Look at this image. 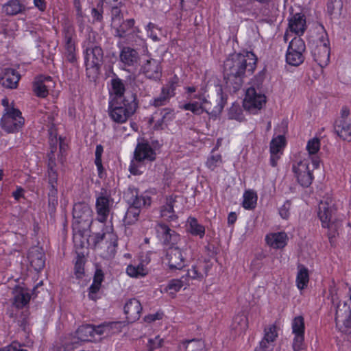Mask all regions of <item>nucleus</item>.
I'll return each mask as SVG.
<instances>
[{"label":"nucleus","instance_id":"30","mask_svg":"<svg viewBox=\"0 0 351 351\" xmlns=\"http://www.w3.org/2000/svg\"><path fill=\"white\" fill-rule=\"evenodd\" d=\"M20 80L19 74L12 69H6L0 78V84L8 88H15Z\"/></svg>","mask_w":351,"mask_h":351},{"label":"nucleus","instance_id":"34","mask_svg":"<svg viewBox=\"0 0 351 351\" xmlns=\"http://www.w3.org/2000/svg\"><path fill=\"white\" fill-rule=\"evenodd\" d=\"M120 60L126 66H133L138 60L137 51L128 47H123L120 53Z\"/></svg>","mask_w":351,"mask_h":351},{"label":"nucleus","instance_id":"8","mask_svg":"<svg viewBox=\"0 0 351 351\" xmlns=\"http://www.w3.org/2000/svg\"><path fill=\"white\" fill-rule=\"evenodd\" d=\"M312 55L317 64L323 68L327 66L330 61L329 40L325 32L316 41L315 46L312 47Z\"/></svg>","mask_w":351,"mask_h":351},{"label":"nucleus","instance_id":"62","mask_svg":"<svg viewBox=\"0 0 351 351\" xmlns=\"http://www.w3.org/2000/svg\"><path fill=\"white\" fill-rule=\"evenodd\" d=\"M291 202L290 201H286L284 204L280 208L279 213L280 215L283 219H288L290 215V209H291Z\"/></svg>","mask_w":351,"mask_h":351},{"label":"nucleus","instance_id":"37","mask_svg":"<svg viewBox=\"0 0 351 351\" xmlns=\"http://www.w3.org/2000/svg\"><path fill=\"white\" fill-rule=\"evenodd\" d=\"M248 328V319L247 317L242 313L236 315L232 324V329L235 331L237 334H241L244 332Z\"/></svg>","mask_w":351,"mask_h":351},{"label":"nucleus","instance_id":"15","mask_svg":"<svg viewBox=\"0 0 351 351\" xmlns=\"http://www.w3.org/2000/svg\"><path fill=\"white\" fill-rule=\"evenodd\" d=\"M104 52L98 46L86 49L85 62L87 71H91L93 74H97L103 62Z\"/></svg>","mask_w":351,"mask_h":351},{"label":"nucleus","instance_id":"60","mask_svg":"<svg viewBox=\"0 0 351 351\" xmlns=\"http://www.w3.org/2000/svg\"><path fill=\"white\" fill-rule=\"evenodd\" d=\"M187 276L193 280H202L203 278V274L197 266H193L188 270Z\"/></svg>","mask_w":351,"mask_h":351},{"label":"nucleus","instance_id":"33","mask_svg":"<svg viewBox=\"0 0 351 351\" xmlns=\"http://www.w3.org/2000/svg\"><path fill=\"white\" fill-rule=\"evenodd\" d=\"M119 322H105L99 325H95V335L108 337L119 331Z\"/></svg>","mask_w":351,"mask_h":351},{"label":"nucleus","instance_id":"9","mask_svg":"<svg viewBox=\"0 0 351 351\" xmlns=\"http://www.w3.org/2000/svg\"><path fill=\"white\" fill-rule=\"evenodd\" d=\"M24 125V119L19 110L8 108L1 120V128L8 133L17 132Z\"/></svg>","mask_w":351,"mask_h":351},{"label":"nucleus","instance_id":"32","mask_svg":"<svg viewBox=\"0 0 351 351\" xmlns=\"http://www.w3.org/2000/svg\"><path fill=\"white\" fill-rule=\"evenodd\" d=\"M335 131L343 140L351 141V119H349V120L339 119L337 121Z\"/></svg>","mask_w":351,"mask_h":351},{"label":"nucleus","instance_id":"36","mask_svg":"<svg viewBox=\"0 0 351 351\" xmlns=\"http://www.w3.org/2000/svg\"><path fill=\"white\" fill-rule=\"evenodd\" d=\"M76 335L80 342L90 341L95 337V325L85 324L80 326Z\"/></svg>","mask_w":351,"mask_h":351},{"label":"nucleus","instance_id":"20","mask_svg":"<svg viewBox=\"0 0 351 351\" xmlns=\"http://www.w3.org/2000/svg\"><path fill=\"white\" fill-rule=\"evenodd\" d=\"M28 259L31 266L37 271L42 270L45 265V254L43 249L39 246L30 248L28 253Z\"/></svg>","mask_w":351,"mask_h":351},{"label":"nucleus","instance_id":"14","mask_svg":"<svg viewBox=\"0 0 351 351\" xmlns=\"http://www.w3.org/2000/svg\"><path fill=\"white\" fill-rule=\"evenodd\" d=\"M179 79L174 76L171 78L167 84L161 89L160 94L155 97L152 102V105L154 107H160L166 105L170 98L175 95V90L178 86Z\"/></svg>","mask_w":351,"mask_h":351},{"label":"nucleus","instance_id":"53","mask_svg":"<svg viewBox=\"0 0 351 351\" xmlns=\"http://www.w3.org/2000/svg\"><path fill=\"white\" fill-rule=\"evenodd\" d=\"M103 152H104V148H103L102 145H97L96 147V150H95V163L97 167L99 177L101 178L103 177V170H104V167H103V165L101 163V155L103 154Z\"/></svg>","mask_w":351,"mask_h":351},{"label":"nucleus","instance_id":"47","mask_svg":"<svg viewBox=\"0 0 351 351\" xmlns=\"http://www.w3.org/2000/svg\"><path fill=\"white\" fill-rule=\"evenodd\" d=\"M343 8L342 0H328L327 12L330 15H340Z\"/></svg>","mask_w":351,"mask_h":351},{"label":"nucleus","instance_id":"21","mask_svg":"<svg viewBox=\"0 0 351 351\" xmlns=\"http://www.w3.org/2000/svg\"><path fill=\"white\" fill-rule=\"evenodd\" d=\"M134 158L138 162L153 161L156 158V152L147 142L138 143L134 151Z\"/></svg>","mask_w":351,"mask_h":351},{"label":"nucleus","instance_id":"31","mask_svg":"<svg viewBox=\"0 0 351 351\" xmlns=\"http://www.w3.org/2000/svg\"><path fill=\"white\" fill-rule=\"evenodd\" d=\"M287 235L285 232L271 233L265 238L267 245L274 249L283 248L287 245Z\"/></svg>","mask_w":351,"mask_h":351},{"label":"nucleus","instance_id":"42","mask_svg":"<svg viewBox=\"0 0 351 351\" xmlns=\"http://www.w3.org/2000/svg\"><path fill=\"white\" fill-rule=\"evenodd\" d=\"M135 23L134 19H128L120 23L116 27V36L119 38L125 37L127 34L132 29Z\"/></svg>","mask_w":351,"mask_h":351},{"label":"nucleus","instance_id":"49","mask_svg":"<svg viewBox=\"0 0 351 351\" xmlns=\"http://www.w3.org/2000/svg\"><path fill=\"white\" fill-rule=\"evenodd\" d=\"M49 136H50L49 144L51 145V139H53L54 145H56V147H57L58 144L59 145L60 153L61 154V155H62L66 150V148H67L66 144L64 142V140L62 139L61 138H59V141L57 139V138H56L57 134H56V130L53 128V126H51L49 129Z\"/></svg>","mask_w":351,"mask_h":351},{"label":"nucleus","instance_id":"41","mask_svg":"<svg viewBox=\"0 0 351 351\" xmlns=\"http://www.w3.org/2000/svg\"><path fill=\"white\" fill-rule=\"evenodd\" d=\"M127 274L133 278H141L148 274L147 268L142 263L137 265H130L126 269Z\"/></svg>","mask_w":351,"mask_h":351},{"label":"nucleus","instance_id":"16","mask_svg":"<svg viewBox=\"0 0 351 351\" xmlns=\"http://www.w3.org/2000/svg\"><path fill=\"white\" fill-rule=\"evenodd\" d=\"M166 260L171 269H181L186 265V253L179 247H169L166 252Z\"/></svg>","mask_w":351,"mask_h":351},{"label":"nucleus","instance_id":"3","mask_svg":"<svg viewBox=\"0 0 351 351\" xmlns=\"http://www.w3.org/2000/svg\"><path fill=\"white\" fill-rule=\"evenodd\" d=\"M337 206L331 197H327L321 201L318 208L317 215L321 221L322 226L328 229V236L330 240L339 234L341 227V221L336 215Z\"/></svg>","mask_w":351,"mask_h":351},{"label":"nucleus","instance_id":"10","mask_svg":"<svg viewBox=\"0 0 351 351\" xmlns=\"http://www.w3.org/2000/svg\"><path fill=\"white\" fill-rule=\"evenodd\" d=\"M306 50V45L304 40L299 36H295L289 43L286 60L289 64L298 66L304 62L303 55Z\"/></svg>","mask_w":351,"mask_h":351},{"label":"nucleus","instance_id":"63","mask_svg":"<svg viewBox=\"0 0 351 351\" xmlns=\"http://www.w3.org/2000/svg\"><path fill=\"white\" fill-rule=\"evenodd\" d=\"M168 109H164L163 111L165 112L164 114L162 115V117L156 121V123L154 125V129L156 130H163L166 126L167 123H165V119H167L168 116L169 115V112L167 111Z\"/></svg>","mask_w":351,"mask_h":351},{"label":"nucleus","instance_id":"6","mask_svg":"<svg viewBox=\"0 0 351 351\" xmlns=\"http://www.w3.org/2000/svg\"><path fill=\"white\" fill-rule=\"evenodd\" d=\"M319 161L317 158H304L294 163L292 170L298 182L304 187L309 186L313 180V171L319 166Z\"/></svg>","mask_w":351,"mask_h":351},{"label":"nucleus","instance_id":"5","mask_svg":"<svg viewBox=\"0 0 351 351\" xmlns=\"http://www.w3.org/2000/svg\"><path fill=\"white\" fill-rule=\"evenodd\" d=\"M350 298L340 300L335 306V320L337 329L343 333H351V287L345 285Z\"/></svg>","mask_w":351,"mask_h":351},{"label":"nucleus","instance_id":"1","mask_svg":"<svg viewBox=\"0 0 351 351\" xmlns=\"http://www.w3.org/2000/svg\"><path fill=\"white\" fill-rule=\"evenodd\" d=\"M257 58L251 51L234 53L224 62V79L228 86L232 87L234 91L241 88L243 78L251 75L256 67Z\"/></svg>","mask_w":351,"mask_h":351},{"label":"nucleus","instance_id":"12","mask_svg":"<svg viewBox=\"0 0 351 351\" xmlns=\"http://www.w3.org/2000/svg\"><path fill=\"white\" fill-rule=\"evenodd\" d=\"M90 239L94 245L104 240L107 245V256L112 257L115 254L117 247V236L114 232L112 226H107L102 234L97 233L90 236Z\"/></svg>","mask_w":351,"mask_h":351},{"label":"nucleus","instance_id":"59","mask_svg":"<svg viewBox=\"0 0 351 351\" xmlns=\"http://www.w3.org/2000/svg\"><path fill=\"white\" fill-rule=\"evenodd\" d=\"M112 25L114 26L118 25L123 19V14L120 8L117 6L112 8Z\"/></svg>","mask_w":351,"mask_h":351},{"label":"nucleus","instance_id":"26","mask_svg":"<svg viewBox=\"0 0 351 351\" xmlns=\"http://www.w3.org/2000/svg\"><path fill=\"white\" fill-rule=\"evenodd\" d=\"M80 342L77 336L69 335L56 342L52 348V351H69L77 348Z\"/></svg>","mask_w":351,"mask_h":351},{"label":"nucleus","instance_id":"19","mask_svg":"<svg viewBox=\"0 0 351 351\" xmlns=\"http://www.w3.org/2000/svg\"><path fill=\"white\" fill-rule=\"evenodd\" d=\"M53 82L49 76H39L35 79L33 84V91L39 97H46L49 90L53 87Z\"/></svg>","mask_w":351,"mask_h":351},{"label":"nucleus","instance_id":"44","mask_svg":"<svg viewBox=\"0 0 351 351\" xmlns=\"http://www.w3.org/2000/svg\"><path fill=\"white\" fill-rule=\"evenodd\" d=\"M320 149V140L318 138H313L307 142L306 150L308 154V156L306 158H309L311 160L313 158H317L315 155Z\"/></svg>","mask_w":351,"mask_h":351},{"label":"nucleus","instance_id":"22","mask_svg":"<svg viewBox=\"0 0 351 351\" xmlns=\"http://www.w3.org/2000/svg\"><path fill=\"white\" fill-rule=\"evenodd\" d=\"M143 73L149 79L158 80L162 75L160 62L155 59H149L141 67Z\"/></svg>","mask_w":351,"mask_h":351},{"label":"nucleus","instance_id":"45","mask_svg":"<svg viewBox=\"0 0 351 351\" xmlns=\"http://www.w3.org/2000/svg\"><path fill=\"white\" fill-rule=\"evenodd\" d=\"M278 337V329L277 327L272 324L266 326L264 329V336L262 339L263 341L267 343H275V341Z\"/></svg>","mask_w":351,"mask_h":351},{"label":"nucleus","instance_id":"54","mask_svg":"<svg viewBox=\"0 0 351 351\" xmlns=\"http://www.w3.org/2000/svg\"><path fill=\"white\" fill-rule=\"evenodd\" d=\"M183 286L184 284L181 280L172 279L169 282L165 290L169 292V294L174 295L176 292L179 291Z\"/></svg>","mask_w":351,"mask_h":351},{"label":"nucleus","instance_id":"55","mask_svg":"<svg viewBox=\"0 0 351 351\" xmlns=\"http://www.w3.org/2000/svg\"><path fill=\"white\" fill-rule=\"evenodd\" d=\"M292 348L294 351H302L305 349L304 334H293Z\"/></svg>","mask_w":351,"mask_h":351},{"label":"nucleus","instance_id":"50","mask_svg":"<svg viewBox=\"0 0 351 351\" xmlns=\"http://www.w3.org/2000/svg\"><path fill=\"white\" fill-rule=\"evenodd\" d=\"M186 351H206L204 342L201 339L188 341L185 346Z\"/></svg>","mask_w":351,"mask_h":351},{"label":"nucleus","instance_id":"11","mask_svg":"<svg viewBox=\"0 0 351 351\" xmlns=\"http://www.w3.org/2000/svg\"><path fill=\"white\" fill-rule=\"evenodd\" d=\"M114 204L113 199L111 197V193L106 189H101L97 194L95 208L97 215V220L101 223L106 221L110 211V208Z\"/></svg>","mask_w":351,"mask_h":351},{"label":"nucleus","instance_id":"2","mask_svg":"<svg viewBox=\"0 0 351 351\" xmlns=\"http://www.w3.org/2000/svg\"><path fill=\"white\" fill-rule=\"evenodd\" d=\"M189 98L197 99L199 101H189L182 105L181 108L197 115L205 111L209 114L216 116L221 112L226 102L221 88L206 96L205 92H199Z\"/></svg>","mask_w":351,"mask_h":351},{"label":"nucleus","instance_id":"51","mask_svg":"<svg viewBox=\"0 0 351 351\" xmlns=\"http://www.w3.org/2000/svg\"><path fill=\"white\" fill-rule=\"evenodd\" d=\"M257 196L253 192L246 191L243 195V206L246 209L254 208L256 206Z\"/></svg>","mask_w":351,"mask_h":351},{"label":"nucleus","instance_id":"4","mask_svg":"<svg viewBox=\"0 0 351 351\" xmlns=\"http://www.w3.org/2000/svg\"><path fill=\"white\" fill-rule=\"evenodd\" d=\"M137 103L132 97L130 100L116 101L110 100L108 115L115 123H124L136 112Z\"/></svg>","mask_w":351,"mask_h":351},{"label":"nucleus","instance_id":"28","mask_svg":"<svg viewBox=\"0 0 351 351\" xmlns=\"http://www.w3.org/2000/svg\"><path fill=\"white\" fill-rule=\"evenodd\" d=\"M285 138L282 136H278L270 143V162L273 167L277 165V162L282 153V149L285 145Z\"/></svg>","mask_w":351,"mask_h":351},{"label":"nucleus","instance_id":"40","mask_svg":"<svg viewBox=\"0 0 351 351\" xmlns=\"http://www.w3.org/2000/svg\"><path fill=\"white\" fill-rule=\"evenodd\" d=\"M309 280V275L308 269L302 265H298V272L296 278L297 287L299 289L302 290L306 286Z\"/></svg>","mask_w":351,"mask_h":351},{"label":"nucleus","instance_id":"43","mask_svg":"<svg viewBox=\"0 0 351 351\" xmlns=\"http://www.w3.org/2000/svg\"><path fill=\"white\" fill-rule=\"evenodd\" d=\"M141 210L135 207H129L123 219L125 226H130L135 223L138 220Z\"/></svg>","mask_w":351,"mask_h":351},{"label":"nucleus","instance_id":"58","mask_svg":"<svg viewBox=\"0 0 351 351\" xmlns=\"http://www.w3.org/2000/svg\"><path fill=\"white\" fill-rule=\"evenodd\" d=\"M221 162L222 159L220 154H212L208 157L206 165L210 169L214 170L216 167H219Z\"/></svg>","mask_w":351,"mask_h":351},{"label":"nucleus","instance_id":"24","mask_svg":"<svg viewBox=\"0 0 351 351\" xmlns=\"http://www.w3.org/2000/svg\"><path fill=\"white\" fill-rule=\"evenodd\" d=\"M142 311V306L140 302L132 298L128 300L124 306V313L128 322H133L138 319Z\"/></svg>","mask_w":351,"mask_h":351},{"label":"nucleus","instance_id":"38","mask_svg":"<svg viewBox=\"0 0 351 351\" xmlns=\"http://www.w3.org/2000/svg\"><path fill=\"white\" fill-rule=\"evenodd\" d=\"M104 280V274L101 269H97L94 278L93 284L90 285L89 288V294L88 297L90 299L93 300H95L96 298L95 296V293H97L100 289L101 282Z\"/></svg>","mask_w":351,"mask_h":351},{"label":"nucleus","instance_id":"18","mask_svg":"<svg viewBox=\"0 0 351 351\" xmlns=\"http://www.w3.org/2000/svg\"><path fill=\"white\" fill-rule=\"evenodd\" d=\"M306 29V19L304 15L300 14H294L289 21V27L284 35V40L287 42L289 37L290 32L298 36L302 35Z\"/></svg>","mask_w":351,"mask_h":351},{"label":"nucleus","instance_id":"27","mask_svg":"<svg viewBox=\"0 0 351 351\" xmlns=\"http://www.w3.org/2000/svg\"><path fill=\"white\" fill-rule=\"evenodd\" d=\"M178 196L170 195L167 197L164 205L160 208V216L169 221H174L177 219V215L174 211V207L177 202Z\"/></svg>","mask_w":351,"mask_h":351},{"label":"nucleus","instance_id":"29","mask_svg":"<svg viewBox=\"0 0 351 351\" xmlns=\"http://www.w3.org/2000/svg\"><path fill=\"white\" fill-rule=\"evenodd\" d=\"M125 87L123 82L115 77L111 80V88L110 89V100L125 101L129 100L124 97Z\"/></svg>","mask_w":351,"mask_h":351},{"label":"nucleus","instance_id":"57","mask_svg":"<svg viewBox=\"0 0 351 351\" xmlns=\"http://www.w3.org/2000/svg\"><path fill=\"white\" fill-rule=\"evenodd\" d=\"M85 263V257L83 254H77L75 263V271L78 278H80L84 273V266Z\"/></svg>","mask_w":351,"mask_h":351},{"label":"nucleus","instance_id":"39","mask_svg":"<svg viewBox=\"0 0 351 351\" xmlns=\"http://www.w3.org/2000/svg\"><path fill=\"white\" fill-rule=\"evenodd\" d=\"M3 11L8 15H16L25 10L21 0H10L3 5Z\"/></svg>","mask_w":351,"mask_h":351},{"label":"nucleus","instance_id":"52","mask_svg":"<svg viewBox=\"0 0 351 351\" xmlns=\"http://www.w3.org/2000/svg\"><path fill=\"white\" fill-rule=\"evenodd\" d=\"M305 326L303 317H295L292 322V332L293 334H304Z\"/></svg>","mask_w":351,"mask_h":351},{"label":"nucleus","instance_id":"46","mask_svg":"<svg viewBox=\"0 0 351 351\" xmlns=\"http://www.w3.org/2000/svg\"><path fill=\"white\" fill-rule=\"evenodd\" d=\"M188 222L190 226V232L192 234L199 236L202 238L205 234L204 227L199 224L194 217H189Z\"/></svg>","mask_w":351,"mask_h":351},{"label":"nucleus","instance_id":"25","mask_svg":"<svg viewBox=\"0 0 351 351\" xmlns=\"http://www.w3.org/2000/svg\"><path fill=\"white\" fill-rule=\"evenodd\" d=\"M56 152V145H54L53 140L51 141V152L48 154L49 162H48V183L50 186H57V181L58 174L56 169V158L54 153Z\"/></svg>","mask_w":351,"mask_h":351},{"label":"nucleus","instance_id":"23","mask_svg":"<svg viewBox=\"0 0 351 351\" xmlns=\"http://www.w3.org/2000/svg\"><path fill=\"white\" fill-rule=\"evenodd\" d=\"M74 34V29L72 27L68 26L64 29V37L65 43V56L68 61L74 62L76 60L75 58V43L73 41V36Z\"/></svg>","mask_w":351,"mask_h":351},{"label":"nucleus","instance_id":"48","mask_svg":"<svg viewBox=\"0 0 351 351\" xmlns=\"http://www.w3.org/2000/svg\"><path fill=\"white\" fill-rule=\"evenodd\" d=\"M134 198L132 200L130 207H135L136 208L140 209L143 206H149L151 204V198L147 196H138L137 192L135 191Z\"/></svg>","mask_w":351,"mask_h":351},{"label":"nucleus","instance_id":"13","mask_svg":"<svg viewBox=\"0 0 351 351\" xmlns=\"http://www.w3.org/2000/svg\"><path fill=\"white\" fill-rule=\"evenodd\" d=\"M266 97L265 95L257 93L256 89L250 87L247 89L243 101L244 108L251 112L260 110L265 105Z\"/></svg>","mask_w":351,"mask_h":351},{"label":"nucleus","instance_id":"17","mask_svg":"<svg viewBox=\"0 0 351 351\" xmlns=\"http://www.w3.org/2000/svg\"><path fill=\"white\" fill-rule=\"evenodd\" d=\"M155 228L158 237L166 245L174 246L180 240V235L165 223H158Z\"/></svg>","mask_w":351,"mask_h":351},{"label":"nucleus","instance_id":"64","mask_svg":"<svg viewBox=\"0 0 351 351\" xmlns=\"http://www.w3.org/2000/svg\"><path fill=\"white\" fill-rule=\"evenodd\" d=\"M275 346V343H267L265 341L261 340L259 346L256 348L254 351H273Z\"/></svg>","mask_w":351,"mask_h":351},{"label":"nucleus","instance_id":"56","mask_svg":"<svg viewBox=\"0 0 351 351\" xmlns=\"http://www.w3.org/2000/svg\"><path fill=\"white\" fill-rule=\"evenodd\" d=\"M98 34L93 32L90 31L88 32L86 39L84 42V45L86 47V49L94 48L95 47H98Z\"/></svg>","mask_w":351,"mask_h":351},{"label":"nucleus","instance_id":"61","mask_svg":"<svg viewBox=\"0 0 351 351\" xmlns=\"http://www.w3.org/2000/svg\"><path fill=\"white\" fill-rule=\"evenodd\" d=\"M163 340L158 336L154 339H150L147 343V349L149 351H153L154 350L160 348L162 344Z\"/></svg>","mask_w":351,"mask_h":351},{"label":"nucleus","instance_id":"35","mask_svg":"<svg viewBox=\"0 0 351 351\" xmlns=\"http://www.w3.org/2000/svg\"><path fill=\"white\" fill-rule=\"evenodd\" d=\"M14 304L18 308L25 306L30 300V295L27 290L17 287L13 291Z\"/></svg>","mask_w":351,"mask_h":351},{"label":"nucleus","instance_id":"7","mask_svg":"<svg viewBox=\"0 0 351 351\" xmlns=\"http://www.w3.org/2000/svg\"><path fill=\"white\" fill-rule=\"evenodd\" d=\"M93 211L90 207L86 203L78 202L74 204L73 209V226L79 232H84L88 230L93 221Z\"/></svg>","mask_w":351,"mask_h":351}]
</instances>
